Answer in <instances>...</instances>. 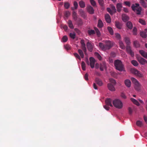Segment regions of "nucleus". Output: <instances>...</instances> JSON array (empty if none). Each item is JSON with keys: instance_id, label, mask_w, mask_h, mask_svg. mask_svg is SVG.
<instances>
[{"instance_id": "5fc2aeb1", "label": "nucleus", "mask_w": 147, "mask_h": 147, "mask_svg": "<svg viewBox=\"0 0 147 147\" xmlns=\"http://www.w3.org/2000/svg\"><path fill=\"white\" fill-rule=\"evenodd\" d=\"M98 2L100 5L102 6L104 4L103 0H98Z\"/></svg>"}, {"instance_id": "7c9ffc66", "label": "nucleus", "mask_w": 147, "mask_h": 147, "mask_svg": "<svg viewBox=\"0 0 147 147\" xmlns=\"http://www.w3.org/2000/svg\"><path fill=\"white\" fill-rule=\"evenodd\" d=\"M107 29L110 33L112 35L113 34V32L112 28L110 27H108L107 28Z\"/></svg>"}, {"instance_id": "cd10ccee", "label": "nucleus", "mask_w": 147, "mask_h": 147, "mask_svg": "<svg viewBox=\"0 0 147 147\" xmlns=\"http://www.w3.org/2000/svg\"><path fill=\"white\" fill-rule=\"evenodd\" d=\"M115 26L116 27L119 29H121L122 27V26L121 24L117 22H116Z\"/></svg>"}, {"instance_id": "864d4df0", "label": "nucleus", "mask_w": 147, "mask_h": 147, "mask_svg": "<svg viewBox=\"0 0 147 147\" xmlns=\"http://www.w3.org/2000/svg\"><path fill=\"white\" fill-rule=\"evenodd\" d=\"M115 35L116 38L118 39H120L121 38L120 35L119 34L116 33L115 34Z\"/></svg>"}, {"instance_id": "2f4dec72", "label": "nucleus", "mask_w": 147, "mask_h": 147, "mask_svg": "<svg viewBox=\"0 0 147 147\" xmlns=\"http://www.w3.org/2000/svg\"><path fill=\"white\" fill-rule=\"evenodd\" d=\"M68 24L69 26L72 29L74 28V26L71 21L70 20H69L68 22Z\"/></svg>"}, {"instance_id": "0e129e2a", "label": "nucleus", "mask_w": 147, "mask_h": 147, "mask_svg": "<svg viewBox=\"0 0 147 147\" xmlns=\"http://www.w3.org/2000/svg\"><path fill=\"white\" fill-rule=\"evenodd\" d=\"M123 10L125 12H127L128 11V9L125 7L123 8Z\"/></svg>"}, {"instance_id": "de8ad7c7", "label": "nucleus", "mask_w": 147, "mask_h": 147, "mask_svg": "<svg viewBox=\"0 0 147 147\" xmlns=\"http://www.w3.org/2000/svg\"><path fill=\"white\" fill-rule=\"evenodd\" d=\"M70 37L73 39L74 38L76 37V34L74 32L70 33L69 34Z\"/></svg>"}, {"instance_id": "7ed1b4c3", "label": "nucleus", "mask_w": 147, "mask_h": 147, "mask_svg": "<svg viewBox=\"0 0 147 147\" xmlns=\"http://www.w3.org/2000/svg\"><path fill=\"white\" fill-rule=\"evenodd\" d=\"M115 65L116 69L120 71H124V68L123 66L121 61L119 60H117L115 61Z\"/></svg>"}, {"instance_id": "49530a36", "label": "nucleus", "mask_w": 147, "mask_h": 147, "mask_svg": "<svg viewBox=\"0 0 147 147\" xmlns=\"http://www.w3.org/2000/svg\"><path fill=\"white\" fill-rule=\"evenodd\" d=\"M137 29L136 27H134L133 30V34L136 35L137 34Z\"/></svg>"}, {"instance_id": "c756f323", "label": "nucleus", "mask_w": 147, "mask_h": 147, "mask_svg": "<svg viewBox=\"0 0 147 147\" xmlns=\"http://www.w3.org/2000/svg\"><path fill=\"white\" fill-rule=\"evenodd\" d=\"M79 4L81 7L83 8L85 6L84 3L82 1H81L79 2Z\"/></svg>"}, {"instance_id": "5701e85b", "label": "nucleus", "mask_w": 147, "mask_h": 147, "mask_svg": "<svg viewBox=\"0 0 147 147\" xmlns=\"http://www.w3.org/2000/svg\"><path fill=\"white\" fill-rule=\"evenodd\" d=\"M96 82L99 86H101L103 84L102 82L99 79L96 78L95 80Z\"/></svg>"}, {"instance_id": "a18cd8bd", "label": "nucleus", "mask_w": 147, "mask_h": 147, "mask_svg": "<svg viewBox=\"0 0 147 147\" xmlns=\"http://www.w3.org/2000/svg\"><path fill=\"white\" fill-rule=\"evenodd\" d=\"M88 33L90 35L93 34L95 33V31L93 30H88Z\"/></svg>"}, {"instance_id": "e2e57ef3", "label": "nucleus", "mask_w": 147, "mask_h": 147, "mask_svg": "<svg viewBox=\"0 0 147 147\" xmlns=\"http://www.w3.org/2000/svg\"><path fill=\"white\" fill-rule=\"evenodd\" d=\"M65 48L67 50H69L70 48V47L68 45H66L65 46Z\"/></svg>"}, {"instance_id": "603ef678", "label": "nucleus", "mask_w": 147, "mask_h": 147, "mask_svg": "<svg viewBox=\"0 0 147 147\" xmlns=\"http://www.w3.org/2000/svg\"><path fill=\"white\" fill-rule=\"evenodd\" d=\"M121 97L124 99H125L126 98V96L125 94L123 92H122L121 94Z\"/></svg>"}, {"instance_id": "8fccbe9b", "label": "nucleus", "mask_w": 147, "mask_h": 147, "mask_svg": "<svg viewBox=\"0 0 147 147\" xmlns=\"http://www.w3.org/2000/svg\"><path fill=\"white\" fill-rule=\"evenodd\" d=\"M69 4L68 3L66 2L65 3L64 7L66 9H68L69 8Z\"/></svg>"}, {"instance_id": "f8f14e48", "label": "nucleus", "mask_w": 147, "mask_h": 147, "mask_svg": "<svg viewBox=\"0 0 147 147\" xmlns=\"http://www.w3.org/2000/svg\"><path fill=\"white\" fill-rule=\"evenodd\" d=\"M125 85L128 88H129L131 87V82L130 80L129 79H127L124 81Z\"/></svg>"}, {"instance_id": "f257e3e1", "label": "nucleus", "mask_w": 147, "mask_h": 147, "mask_svg": "<svg viewBox=\"0 0 147 147\" xmlns=\"http://www.w3.org/2000/svg\"><path fill=\"white\" fill-rule=\"evenodd\" d=\"M105 45L101 43H99V46L100 48L102 50L106 51L112 47V45L110 41H106L105 42Z\"/></svg>"}, {"instance_id": "680f3d73", "label": "nucleus", "mask_w": 147, "mask_h": 147, "mask_svg": "<svg viewBox=\"0 0 147 147\" xmlns=\"http://www.w3.org/2000/svg\"><path fill=\"white\" fill-rule=\"evenodd\" d=\"M128 110L130 113H132V110L131 107H129Z\"/></svg>"}, {"instance_id": "f704fd0d", "label": "nucleus", "mask_w": 147, "mask_h": 147, "mask_svg": "<svg viewBox=\"0 0 147 147\" xmlns=\"http://www.w3.org/2000/svg\"><path fill=\"white\" fill-rule=\"evenodd\" d=\"M136 125L139 127H141L143 125L142 121H137Z\"/></svg>"}, {"instance_id": "1a4fd4ad", "label": "nucleus", "mask_w": 147, "mask_h": 147, "mask_svg": "<svg viewBox=\"0 0 147 147\" xmlns=\"http://www.w3.org/2000/svg\"><path fill=\"white\" fill-rule=\"evenodd\" d=\"M107 9V11L111 14H113L116 11L115 7L113 5H111L110 8H108Z\"/></svg>"}, {"instance_id": "c85d7f7f", "label": "nucleus", "mask_w": 147, "mask_h": 147, "mask_svg": "<svg viewBox=\"0 0 147 147\" xmlns=\"http://www.w3.org/2000/svg\"><path fill=\"white\" fill-rule=\"evenodd\" d=\"M140 35L143 38H145L147 36V35L146 33L144 32H140Z\"/></svg>"}, {"instance_id": "f03ea898", "label": "nucleus", "mask_w": 147, "mask_h": 147, "mask_svg": "<svg viewBox=\"0 0 147 147\" xmlns=\"http://www.w3.org/2000/svg\"><path fill=\"white\" fill-rule=\"evenodd\" d=\"M112 103L113 106L117 109H121L123 107V103L119 99H115L113 101Z\"/></svg>"}, {"instance_id": "0eeeda50", "label": "nucleus", "mask_w": 147, "mask_h": 147, "mask_svg": "<svg viewBox=\"0 0 147 147\" xmlns=\"http://www.w3.org/2000/svg\"><path fill=\"white\" fill-rule=\"evenodd\" d=\"M131 72L136 76L140 78L143 77V75L139 71L135 69H131Z\"/></svg>"}, {"instance_id": "37998d69", "label": "nucleus", "mask_w": 147, "mask_h": 147, "mask_svg": "<svg viewBox=\"0 0 147 147\" xmlns=\"http://www.w3.org/2000/svg\"><path fill=\"white\" fill-rule=\"evenodd\" d=\"M90 2L91 4L94 7L96 6V3L95 1L94 0H90Z\"/></svg>"}, {"instance_id": "4468645a", "label": "nucleus", "mask_w": 147, "mask_h": 147, "mask_svg": "<svg viewBox=\"0 0 147 147\" xmlns=\"http://www.w3.org/2000/svg\"><path fill=\"white\" fill-rule=\"evenodd\" d=\"M114 85L111 84H108L107 85L108 89L111 91H115V89L114 86Z\"/></svg>"}, {"instance_id": "774afa93", "label": "nucleus", "mask_w": 147, "mask_h": 147, "mask_svg": "<svg viewBox=\"0 0 147 147\" xmlns=\"http://www.w3.org/2000/svg\"><path fill=\"white\" fill-rule=\"evenodd\" d=\"M99 67V64L98 63H96L95 64V67L96 68H98Z\"/></svg>"}, {"instance_id": "4be33fe9", "label": "nucleus", "mask_w": 147, "mask_h": 147, "mask_svg": "<svg viewBox=\"0 0 147 147\" xmlns=\"http://www.w3.org/2000/svg\"><path fill=\"white\" fill-rule=\"evenodd\" d=\"M126 26L129 29H131L133 27L132 24L130 22H128L127 23Z\"/></svg>"}, {"instance_id": "b1692460", "label": "nucleus", "mask_w": 147, "mask_h": 147, "mask_svg": "<svg viewBox=\"0 0 147 147\" xmlns=\"http://www.w3.org/2000/svg\"><path fill=\"white\" fill-rule=\"evenodd\" d=\"M119 45L120 47L122 49H124L125 48V46L123 44V42L121 40H120L119 42Z\"/></svg>"}, {"instance_id": "20e7f679", "label": "nucleus", "mask_w": 147, "mask_h": 147, "mask_svg": "<svg viewBox=\"0 0 147 147\" xmlns=\"http://www.w3.org/2000/svg\"><path fill=\"white\" fill-rule=\"evenodd\" d=\"M131 8L132 10L135 12L137 14H140L142 8L140 7L139 4L136 3L135 4H133L131 6Z\"/></svg>"}, {"instance_id": "69168bd1", "label": "nucleus", "mask_w": 147, "mask_h": 147, "mask_svg": "<svg viewBox=\"0 0 147 147\" xmlns=\"http://www.w3.org/2000/svg\"><path fill=\"white\" fill-rule=\"evenodd\" d=\"M93 87H94V89H95L96 90L97 89L96 85V84L95 83H94Z\"/></svg>"}, {"instance_id": "39448f33", "label": "nucleus", "mask_w": 147, "mask_h": 147, "mask_svg": "<svg viewBox=\"0 0 147 147\" xmlns=\"http://www.w3.org/2000/svg\"><path fill=\"white\" fill-rule=\"evenodd\" d=\"M131 79L135 86V89L138 91H140V90L141 87V85L140 84L139 82L135 78L132 77L131 78Z\"/></svg>"}, {"instance_id": "c9c22d12", "label": "nucleus", "mask_w": 147, "mask_h": 147, "mask_svg": "<svg viewBox=\"0 0 147 147\" xmlns=\"http://www.w3.org/2000/svg\"><path fill=\"white\" fill-rule=\"evenodd\" d=\"M134 46L136 48L139 47H140V45L138 42L136 41H134Z\"/></svg>"}, {"instance_id": "6ab92c4d", "label": "nucleus", "mask_w": 147, "mask_h": 147, "mask_svg": "<svg viewBox=\"0 0 147 147\" xmlns=\"http://www.w3.org/2000/svg\"><path fill=\"white\" fill-rule=\"evenodd\" d=\"M129 17L125 14H123L122 15V19L124 22H125L129 20Z\"/></svg>"}, {"instance_id": "aec40b11", "label": "nucleus", "mask_w": 147, "mask_h": 147, "mask_svg": "<svg viewBox=\"0 0 147 147\" xmlns=\"http://www.w3.org/2000/svg\"><path fill=\"white\" fill-rule=\"evenodd\" d=\"M116 7L117 11L120 12L121 10V8L122 7V5L121 3H118L117 4Z\"/></svg>"}, {"instance_id": "423d86ee", "label": "nucleus", "mask_w": 147, "mask_h": 147, "mask_svg": "<svg viewBox=\"0 0 147 147\" xmlns=\"http://www.w3.org/2000/svg\"><path fill=\"white\" fill-rule=\"evenodd\" d=\"M106 105L104 106V108L107 110H108L109 108L108 106L112 107L113 105L112 104L111 99L110 98H108L105 100Z\"/></svg>"}, {"instance_id": "13d9d810", "label": "nucleus", "mask_w": 147, "mask_h": 147, "mask_svg": "<svg viewBox=\"0 0 147 147\" xmlns=\"http://www.w3.org/2000/svg\"><path fill=\"white\" fill-rule=\"evenodd\" d=\"M76 15H77V14L76 12H73V18H74L75 19L76 18V17H77Z\"/></svg>"}, {"instance_id": "412c9836", "label": "nucleus", "mask_w": 147, "mask_h": 147, "mask_svg": "<svg viewBox=\"0 0 147 147\" xmlns=\"http://www.w3.org/2000/svg\"><path fill=\"white\" fill-rule=\"evenodd\" d=\"M130 100L134 104L136 105L137 106H139V105L140 104L139 103L138 101L135 99L133 98H130Z\"/></svg>"}, {"instance_id": "9b49d317", "label": "nucleus", "mask_w": 147, "mask_h": 147, "mask_svg": "<svg viewBox=\"0 0 147 147\" xmlns=\"http://www.w3.org/2000/svg\"><path fill=\"white\" fill-rule=\"evenodd\" d=\"M126 50L127 53L130 54L132 57L134 56V53L132 51L130 47L127 46L126 47Z\"/></svg>"}, {"instance_id": "2eb2a0df", "label": "nucleus", "mask_w": 147, "mask_h": 147, "mask_svg": "<svg viewBox=\"0 0 147 147\" xmlns=\"http://www.w3.org/2000/svg\"><path fill=\"white\" fill-rule=\"evenodd\" d=\"M93 45H92L90 43L88 42L87 43V47L88 50L90 51H92L93 47Z\"/></svg>"}, {"instance_id": "6e6d98bb", "label": "nucleus", "mask_w": 147, "mask_h": 147, "mask_svg": "<svg viewBox=\"0 0 147 147\" xmlns=\"http://www.w3.org/2000/svg\"><path fill=\"white\" fill-rule=\"evenodd\" d=\"M74 5L75 7V8L76 9L78 7V4L77 3L76 1H74Z\"/></svg>"}, {"instance_id": "9d476101", "label": "nucleus", "mask_w": 147, "mask_h": 147, "mask_svg": "<svg viewBox=\"0 0 147 147\" xmlns=\"http://www.w3.org/2000/svg\"><path fill=\"white\" fill-rule=\"evenodd\" d=\"M137 59L139 63L142 65H144L147 63V61L141 57H137Z\"/></svg>"}, {"instance_id": "4d7b16f0", "label": "nucleus", "mask_w": 147, "mask_h": 147, "mask_svg": "<svg viewBox=\"0 0 147 147\" xmlns=\"http://www.w3.org/2000/svg\"><path fill=\"white\" fill-rule=\"evenodd\" d=\"M62 28H63L66 31L67 29V27L66 25H64L62 26Z\"/></svg>"}, {"instance_id": "e433bc0d", "label": "nucleus", "mask_w": 147, "mask_h": 147, "mask_svg": "<svg viewBox=\"0 0 147 147\" xmlns=\"http://www.w3.org/2000/svg\"><path fill=\"white\" fill-rule=\"evenodd\" d=\"M124 40L127 45H129L130 43L129 38L128 37H125L124 38Z\"/></svg>"}, {"instance_id": "6e6552de", "label": "nucleus", "mask_w": 147, "mask_h": 147, "mask_svg": "<svg viewBox=\"0 0 147 147\" xmlns=\"http://www.w3.org/2000/svg\"><path fill=\"white\" fill-rule=\"evenodd\" d=\"M90 61V63H89L88 59H87L86 61V62L88 65H90L91 68H93L94 67V65L95 62V59L92 57H91L89 59Z\"/></svg>"}, {"instance_id": "473e14b6", "label": "nucleus", "mask_w": 147, "mask_h": 147, "mask_svg": "<svg viewBox=\"0 0 147 147\" xmlns=\"http://www.w3.org/2000/svg\"><path fill=\"white\" fill-rule=\"evenodd\" d=\"M131 63L134 66H137L138 65V62L135 60H132L131 61Z\"/></svg>"}, {"instance_id": "bf43d9fd", "label": "nucleus", "mask_w": 147, "mask_h": 147, "mask_svg": "<svg viewBox=\"0 0 147 147\" xmlns=\"http://www.w3.org/2000/svg\"><path fill=\"white\" fill-rule=\"evenodd\" d=\"M65 15L67 16H68L70 14V13L69 11H67L65 12Z\"/></svg>"}, {"instance_id": "ea45409f", "label": "nucleus", "mask_w": 147, "mask_h": 147, "mask_svg": "<svg viewBox=\"0 0 147 147\" xmlns=\"http://www.w3.org/2000/svg\"><path fill=\"white\" fill-rule=\"evenodd\" d=\"M124 4L125 6H127L128 7H130L131 3L129 1H126L124 2Z\"/></svg>"}, {"instance_id": "ddd939ff", "label": "nucleus", "mask_w": 147, "mask_h": 147, "mask_svg": "<svg viewBox=\"0 0 147 147\" xmlns=\"http://www.w3.org/2000/svg\"><path fill=\"white\" fill-rule=\"evenodd\" d=\"M139 52L142 56L146 59H147V52L143 50H139Z\"/></svg>"}, {"instance_id": "58836bf2", "label": "nucleus", "mask_w": 147, "mask_h": 147, "mask_svg": "<svg viewBox=\"0 0 147 147\" xmlns=\"http://www.w3.org/2000/svg\"><path fill=\"white\" fill-rule=\"evenodd\" d=\"M139 22L140 24L143 25H145L146 24V22L144 20H143L141 19H139Z\"/></svg>"}, {"instance_id": "052dcab7", "label": "nucleus", "mask_w": 147, "mask_h": 147, "mask_svg": "<svg viewBox=\"0 0 147 147\" xmlns=\"http://www.w3.org/2000/svg\"><path fill=\"white\" fill-rule=\"evenodd\" d=\"M84 78L86 80H88V74H86L84 76Z\"/></svg>"}, {"instance_id": "09e8293b", "label": "nucleus", "mask_w": 147, "mask_h": 147, "mask_svg": "<svg viewBox=\"0 0 147 147\" xmlns=\"http://www.w3.org/2000/svg\"><path fill=\"white\" fill-rule=\"evenodd\" d=\"M94 54L99 60H101V57L99 54L97 53H95Z\"/></svg>"}, {"instance_id": "338daca9", "label": "nucleus", "mask_w": 147, "mask_h": 147, "mask_svg": "<svg viewBox=\"0 0 147 147\" xmlns=\"http://www.w3.org/2000/svg\"><path fill=\"white\" fill-rule=\"evenodd\" d=\"M144 120L145 121L146 123H147V117H146L145 116H144Z\"/></svg>"}, {"instance_id": "a878e982", "label": "nucleus", "mask_w": 147, "mask_h": 147, "mask_svg": "<svg viewBox=\"0 0 147 147\" xmlns=\"http://www.w3.org/2000/svg\"><path fill=\"white\" fill-rule=\"evenodd\" d=\"M98 27L99 28H101L103 26V23L102 21L100 19L98 21Z\"/></svg>"}, {"instance_id": "393cba45", "label": "nucleus", "mask_w": 147, "mask_h": 147, "mask_svg": "<svg viewBox=\"0 0 147 147\" xmlns=\"http://www.w3.org/2000/svg\"><path fill=\"white\" fill-rule=\"evenodd\" d=\"M105 68V63H103L100 64V69L101 71H103Z\"/></svg>"}, {"instance_id": "72a5a7b5", "label": "nucleus", "mask_w": 147, "mask_h": 147, "mask_svg": "<svg viewBox=\"0 0 147 147\" xmlns=\"http://www.w3.org/2000/svg\"><path fill=\"white\" fill-rule=\"evenodd\" d=\"M78 52L81 57L83 58L84 57V55L82 51L80 49H79Z\"/></svg>"}, {"instance_id": "79ce46f5", "label": "nucleus", "mask_w": 147, "mask_h": 147, "mask_svg": "<svg viewBox=\"0 0 147 147\" xmlns=\"http://www.w3.org/2000/svg\"><path fill=\"white\" fill-rule=\"evenodd\" d=\"M140 3L144 7H146V5L144 0H140Z\"/></svg>"}, {"instance_id": "dca6fc26", "label": "nucleus", "mask_w": 147, "mask_h": 147, "mask_svg": "<svg viewBox=\"0 0 147 147\" xmlns=\"http://www.w3.org/2000/svg\"><path fill=\"white\" fill-rule=\"evenodd\" d=\"M105 18L107 22L108 23H110L111 22V20L110 16L108 14L105 15Z\"/></svg>"}, {"instance_id": "4c0bfd02", "label": "nucleus", "mask_w": 147, "mask_h": 147, "mask_svg": "<svg viewBox=\"0 0 147 147\" xmlns=\"http://www.w3.org/2000/svg\"><path fill=\"white\" fill-rule=\"evenodd\" d=\"M94 29L97 36H100V33L99 30L96 28H95Z\"/></svg>"}, {"instance_id": "bb28decb", "label": "nucleus", "mask_w": 147, "mask_h": 147, "mask_svg": "<svg viewBox=\"0 0 147 147\" xmlns=\"http://www.w3.org/2000/svg\"><path fill=\"white\" fill-rule=\"evenodd\" d=\"M109 80L110 82V84H111L113 85H115L116 82L115 80L112 78H110Z\"/></svg>"}, {"instance_id": "3c124183", "label": "nucleus", "mask_w": 147, "mask_h": 147, "mask_svg": "<svg viewBox=\"0 0 147 147\" xmlns=\"http://www.w3.org/2000/svg\"><path fill=\"white\" fill-rule=\"evenodd\" d=\"M74 55L75 57L78 59H79V60H81V58L79 55L78 54L76 53H74Z\"/></svg>"}, {"instance_id": "c03bdc74", "label": "nucleus", "mask_w": 147, "mask_h": 147, "mask_svg": "<svg viewBox=\"0 0 147 147\" xmlns=\"http://www.w3.org/2000/svg\"><path fill=\"white\" fill-rule=\"evenodd\" d=\"M82 69L85 71L86 70V66L85 63L84 62H82Z\"/></svg>"}, {"instance_id": "f3484780", "label": "nucleus", "mask_w": 147, "mask_h": 147, "mask_svg": "<svg viewBox=\"0 0 147 147\" xmlns=\"http://www.w3.org/2000/svg\"><path fill=\"white\" fill-rule=\"evenodd\" d=\"M80 43L81 44L82 47L84 52L86 51V45L84 43V40H81Z\"/></svg>"}, {"instance_id": "a19ab883", "label": "nucleus", "mask_w": 147, "mask_h": 147, "mask_svg": "<svg viewBox=\"0 0 147 147\" xmlns=\"http://www.w3.org/2000/svg\"><path fill=\"white\" fill-rule=\"evenodd\" d=\"M68 39V38L66 36H64L62 39V41L63 42H66Z\"/></svg>"}, {"instance_id": "a211bd4d", "label": "nucleus", "mask_w": 147, "mask_h": 147, "mask_svg": "<svg viewBox=\"0 0 147 147\" xmlns=\"http://www.w3.org/2000/svg\"><path fill=\"white\" fill-rule=\"evenodd\" d=\"M87 9L88 11L90 14H92L94 13V9L91 6H88L87 8Z\"/></svg>"}]
</instances>
